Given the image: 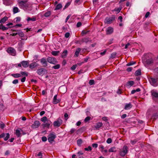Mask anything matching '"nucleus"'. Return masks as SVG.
I'll use <instances>...</instances> for the list:
<instances>
[{"label":"nucleus","mask_w":158,"mask_h":158,"mask_svg":"<svg viewBox=\"0 0 158 158\" xmlns=\"http://www.w3.org/2000/svg\"><path fill=\"white\" fill-rule=\"evenodd\" d=\"M149 81L152 85L155 87L158 85V77H150L149 78Z\"/></svg>","instance_id":"nucleus-1"},{"label":"nucleus","mask_w":158,"mask_h":158,"mask_svg":"<svg viewBox=\"0 0 158 158\" xmlns=\"http://www.w3.org/2000/svg\"><path fill=\"white\" fill-rule=\"evenodd\" d=\"M128 148L127 146H124L119 152V155L121 156H124L128 151Z\"/></svg>","instance_id":"nucleus-2"},{"label":"nucleus","mask_w":158,"mask_h":158,"mask_svg":"<svg viewBox=\"0 0 158 158\" xmlns=\"http://www.w3.org/2000/svg\"><path fill=\"white\" fill-rule=\"evenodd\" d=\"M143 62L144 64L151 65L153 64V60L152 58H150L148 59H143Z\"/></svg>","instance_id":"nucleus-3"},{"label":"nucleus","mask_w":158,"mask_h":158,"mask_svg":"<svg viewBox=\"0 0 158 158\" xmlns=\"http://www.w3.org/2000/svg\"><path fill=\"white\" fill-rule=\"evenodd\" d=\"M47 60L49 63L53 64H56L57 63L56 59L53 57H49L47 58Z\"/></svg>","instance_id":"nucleus-4"},{"label":"nucleus","mask_w":158,"mask_h":158,"mask_svg":"<svg viewBox=\"0 0 158 158\" xmlns=\"http://www.w3.org/2000/svg\"><path fill=\"white\" fill-rule=\"evenodd\" d=\"M115 19V17H114L106 18L104 20V22L106 23L110 24L112 23L113 21Z\"/></svg>","instance_id":"nucleus-5"},{"label":"nucleus","mask_w":158,"mask_h":158,"mask_svg":"<svg viewBox=\"0 0 158 158\" xmlns=\"http://www.w3.org/2000/svg\"><path fill=\"white\" fill-rule=\"evenodd\" d=\"M62 121L60 118H58L57 121H55L53 123L54 127H59L62 123Z\"/></svg>","instance_id":"nucleus-6"},{"label":"nucleus","mask_w":158,"mask_h":158,"mask_svg":"<svg viewBox=\"0 0 158 158\" xmlns=\"http://www.w3.org/2000/svg\"><path fill=\"white\" fill-rule=\"evenodd\" d=\"M56 136L53 134H50L48 136V141L51 143L54 141V139L56 138Z\"/></svg>","instance_id":"nucleus-7"},{"label":"nucleus","mask_w":158,"mask_h":158,"mask_svg":"<svg viewBox=\"0 0 158 158\" xmlns=\"http://www.w3.org/2000/svg\"><path fill=\"white\" fill-rule=\"evenodd\" d=\"M40 62L44 67H46L48 65L47 61L46 59L44 58L41 59L40 60Z\"/></svg>","instance_id":"nucleus-8"},{"label":"nucleus","mask_w":158,"mask_h":158,"mask_svg":"<svg viewBox=\"0 0 158 158\" xmlns=\"http://www.w3.org/2000/svg\"><path fill=\"white\" fill-rule=\"evenodd\" d=\"M8 53L11 54L13 56H14L15 54L16 51L14 49L12 48H9L7 50Z\"/></svg>","instance_id":"nucleus-9"},{"label":"nucleus","mask_w":158,"mask_h":158,"mask_svg":"<svg viewBox=\"0 0 158 158\" xmlns=\"http://www.w3.org/2000/svg\"><path fill=\"white\" fill-rule=\"evenodd\" d=\"M57 95H56L54 97L53 100V103L54 104H56L60 101V99L59 98H57Z\"/></svg>","instance_id":"nucleus-10"},{"label":"nucleus","mask_w":158,"mask_h":158,"mask_svg":"<svg viewBox=\"0 0 158 158\" xmlns=\"http://www.w3.org/2000/svg\"><path fill=\"white\" fill-rule=\"evenodd\" d=\"M40 123L39 121L36 120L34 121L32 126L33 128H37L40 126Z\"/></svg>","instance_id":"nucleus-11"},{"label":"nucleus","mask_w":158,"mask_h":158,"mask_svg":"<svg viewBox=\"0 0 158 158\" xmlns=\"http://www.w3.org/2000/svg\"><path fill=\"white\" fill-rule=\"evenodd\" d=\"M3 3L6 6H9L12 3L13 0H2Z\"/></svg>","instance_id":"nucleus-12"},{"label":"nucleus","mask_w":158,"mask_h":158,"mask_svg":"<svg viewBox=\"0 0 158 158\" xmlns=\"http://www.w3.org/2000/svg\"><path fill=\"white\" fill-rule=\"evenodd\" d=\"M22 65L24 68L27 67L29 64L28 61H23L21 62Z\"/></svg>","instance_id":"nucleus-13"},{"label":"nucleus","mask_w":158,"mask_h":158,"mask_svg":"<svg viewBox=\"0 0 158 158\" xmlns=\"http://www.w3.org/2000/svg\"><path fill=\"white\" fill-rule=\"evenodd\" d=\"M46 72V70L44 69H40L37 70V73L40 75H43L44 72Z\"/></svg>","instance_id":"nucleus-14"},{"label":"nucleus","mask_w":158,"mask_h":158,"mask_svg":"<svg viewBox=\"0 0 158 158\" xmlns=\"http://www.w3.org/2000/svg\"><path fill=\"white\" fill-rule=\"evenodd\" d=\"M113 31V29L111 27H108L106 30V33L107 34H110L112 33Z\"/></svg>","instance_id":"nucleus-15"},{"label":"nucleus","mask_w":158,"mask_h":158,"mask_svg":"<svg viewBox=\"0 0 158 158\" xmlns=\"http://www.w3.org/2000/svg\"><path fill=\"white\" fill-rule=\"evenodd\" d=\"M102 122L97 123L96 125L94 126L96 130H98L102 126Z\"/></svg>","instance_id":"nucleus-16"},{"label":"nucleus","mask_w":158,"mask_h":158,"mask_svg":"<svg viewBox=\"0 0 158 158\" xmlns=\"http://www.w3.org/2000/svg\"><path fill=\"white\" fill-rule=\"evenodd\" d=\"M11 76L14 78H17L21 77V74L19 73H13L11 74Z\"/></svg>","instance_id":"nucleus-17"},{"label":"nucleus","mask_w":158,"mask_h":158,"mask_svg":"<svg viewBox=\"0 0 158 158\" xmlns=\"http://www.w3.org/2000/svg\"><path fill=\"white\" fill-rule=\"evenodd\" d=\"M134 84V82L133 81H129L126 83V85L127 87H130L132 86Z\"/></svg>","instance_id":"nucleus-18"},{"label":"nucleus","mask_w":158,"mask_h":158,"mask_svg":"<svg viewBox=\"0 0 158 158\" xmlns=\"http://www.w3.org/2000/svg\"><path fill=\"white\" fill-rule=\"evenodd\" d=\"M68 54V51L67 50H64L62 53L61 55V57L63 58H65Z\"/></svg>","instance_id":"nucleus-19"},{"label":"nucleus","mask_w":158,"mask_h":158,"mask_svg":"<svg viewBox=\"0 0 158 158\" xmlns=\"http://www.w3.org/2000/svg\"><path fill=\"white\" fill-rule=\"evenodd\" d=\"M132 107V105L131 103L126 104L125 106L124 109L129 110Z\"/></svg>","instance_id":"nucleus-20"},{"label":"nucleus","mask_w":158,"mask_h":158,"mask_svg":"<svg viewBox=\"0 0 158 158\" xmlns=\"http://www.w3.org/2000/svg\"><path fill=\"white\" fill-rule=\"evenodd\" d=\"M81 50V49L80 48H77L76 50L74 56L76 57H78L79 56V53Z\"/></svg>","instance_id":"nucleus-21"},{"label":"nucleus","mask_w":158,"mask_h":158,"mask_svg":"<svg viewBox=\"0 0 158 158\" xmlns=\"http://www.w3.org/2000/svg\"><path fill=\"white\" fill-rule=\"evenodd\" d=\"M8 19V17L6 16H5L1 19L0 20V23H3L6 21H7Z\"/></svg>","instance_id":"nucleus-22"},{"label":"nucleus","mask_w":158,"mask_h":158,"mask_svg":"<svg viewBox=\"0 0 158 158\" xmlns=\"http://www.w3.org/2000/svg\"><path fill=\"white\" fill-rule=\"evenodd\" d=\"M19 8L17 7H14L13 8V12L14 14H15L19 12Z\"/></svg>","instance_id":"nucleus-23"},{"label":"nucleus","mask_w":158,"mask_h":158,"mask_svg":"<svg viewBox=\"0 0 158 158\" xmlns=\"http://www.w3.org/2000/svg\"><path fill=\"white\" fill-rule=\"evenodd\" d=\"M51 122L50 121L49 122L48 121V122L44 124H43V125L44 127H47V128H49Z\"/></svg>","instance_id":"nucleus-24"},{"label":"nucleus","mask_w":158,"mask_h":158,"mask_svg":"<svg viewBox=\"0 0 158 158\" xmlns=\"http://www.w3.org/2000/svg\"><path fill=\"white\" fill-rule=\"evenodd\" d=\"M89 41H90V40L88 38H85L82 39L81 42L87 43Z\"/></svg>","instance_id":"nucleus-25"},{"label":"nucleus","mask_w":158,"mask_h":158,"mask_svg":"<svg viewBox=\"0 0 158 158\" xmlns=\"http://www.w3.org/2000/svg\"><path fill=\"white\" fill-rule=\"evenodd\" d=\"M8 28V27L3 26L2 24H0V29L2 30V31L6 30H7Z\"/></svg>","instance_id":"nucleus-26"},{"label":"nucleus","mask_w":158,"mask_h":158,"mask_svg":"<svg viewBox=\"0 0 158 158\" xmlns=\"http://www.w3.org/2000/svg\"><path fill=\"white\" fill-rule=\"evenodd\" d=\"M108 151L109 152H116V148L115 147L111 148L110 149H109Z\"/></svg>","instance_id":"nucleus-27"},{"label":"nucleus","mask_w":158,"mask_h":158,"mask_svg":"<svg viewBox=\"0 0 158 158\" xmlns=\"http://www.w3.org/2000/svg\"><path fill=\"white\" fill-rule=\"evenodd\" d=\"M141 74V70L140 69H139L136 70L135 73V75L136 76L140 75Z\"/></svg>","instance_id":"nucleus-28"},{"label":"nucleus","mask_w":158,"mask_h":158,"mask_svg":"<svg viewBox=\"0 0 158 158\" xmlns=\"http://www.w3.org/2000/svg\"><path fill=\"white\" fill-rule=\"evenodd\" d=\"M48 118L46 116H44L41 119V120L44 123H45L47 121H48Z\"/></svg>","instance_id":"nucleus-29"},{"label":"nucleus","mask_w":158,"mask_h":158,"mask_svg":"<svg viewBox=\"0 0 158 158\" xmlns=\"http://www.w3.org/2000/svg\"><path fill=\"white\" fill-rule=\"evenodd\" d=\"M59 53V51H52L51 52V53L53 55L56 56L58 55Z\"/></svg>","instance_id":"nucleus-30"},{"label":"nucleus","mask_w":158,"mask_h":158,"mask_svg":"<svg viewBox=\"0 0 158 158\" xmlns=\"http://www.w3.org/2000/svg\"><path fill=\"white\" fill-rule=\"evenodd\" d=\"M21 74V77H23V76H28V74L26 72H21L20 73Z\"/></svg>","instance_id":"nucleus-31"},{"label":"nucleus","mask_w":158,"mask_h":158,"mask_svg":"<svg viewBox=\"0 0 158 158\" xmlns=\"http://www.w3.org/2000/svg\"><path fill=\"white\" fill-rule=\"evenodd\" d=\"M10 137V135L8 133H6V136L4 138L5 141L7 140Z\"/></svg>","instance_id":"nucleus-32"},{"label":"nucleus","mask_w":158,"mask_h":158,"mask_svg":"<svg viewBox=\"0 0 158 158\" xmlns=\"http://www.w3.org/2000/svg\"><path fill=\"white\" fill-rule=\"evenodd\" d=\"M62 7V5L61 4H59L57 5L55 9V10H58Z\"/></svg>","instance_id":"nucleus-33"},{"label":"nucleus","mask_w":158,"mask_h":158,"mask_svg":"<svg viewBox=\"0 0 158 158\" xmlns=\"http://www.w3.org/2000/svg\"><path fill=\"white\" fill-rule=\"evenodd\" d=\"M36 20V18H30L29 17L27 18V21H35Z\"/></svg>","instance_id":"nucleus-34"},{"label":"nucleus","mask_w":158,"mask_h":158,"mask_svg":"<svg viewBox=\"0 0 158 158\" xmlns=\"http://www.w3.org/2000/svg\"><path fill=\"white\" fill-rule=\"evenodd\" d=\"M122 8L121 7H119L118 8H115L114 9V11H116L117 12V13H118L120 12Z\"/></svg>","instance_id":"nucleus-35"},{"label":"nucleus","mask_w":158,"mask_h":158,"mask_svg":"<svg viewBox=\"0 0 158 158\" xmlns=\"http://www.w3.org/2000/svg\"><path fill=\"white\" fill-rule=\"evenodd\" d=\"M16 135L18 136V137H19L20 136L21 134L20 133V131L19 130H16L15 132Z\"/></svg>","instance_id":"nucleus-36"},{"label":"nucleus","mask_w":158,"mask_h":158,"mask_svg":"<svg viewBox=\"0 0 158 158\" xmlns=\"http://www.w3.org/2000/svg\"><path fill=\"white\" fill-rule=\"evenodd\" d=\"M36 66V65L34 63H31L29 65V68L31 69H33Z\"/></svg>","instance_id":"nucleus-37"},{"label":"nucleus","mask_w":158,"mask_h":158,"mask_svg":"<svg viewBox=\"0 0 158 158\" xmlns=\"http://www.w3.org/2000/svg\"><path fill=\"white\" fill-rule=\"evenodd\" d=\"M51 15V12L50 11H48L45 13L44 14V16L45 17H49Z\"/></svg>","instance_id":"nucleus-38"},{"label":"nucleus","mask_w":158,"mask_h":158,"mask_svg":"<svg viewBox=\"0 0 158 158\" xmlns=\"http://www.w3.org/2000/svg\"><path fill=\"white\" fill-rule=\"evenodd\" d=\"M82 143V140L81 139H78L77 141V144L79 146H80L81 145V144Z\"/></svg>","instance_id":"nucleus-39"},{"label":"nucleus","mask_w":158,"mask_h":158,"mask_svg":"<svg viewBox=\"0 0 158 158\" xmlns=\"http://www.w3.org/2000/svg\"><path fill=\"white\" fill-rule=\"evenodd\" d=\"M60 67V65L59 64H56L55 66H53L52 68L54 69H58Z\"/></svg>","instance_id":"nucleus-40"},{"label":"nucleus","mask_w":158,"mask_h":158,"mask_svg":"<svg viewBox=\"0 0 158 158\" xmlns=\"http://www.w3.org/2000/svg\"><path fill=\"white\" fill-rule=\"evenodd\" d=\"M26 1H21L19 2V4L20 6H24L25 4L26 3Z\"/></svg>","instance_id":"nucleus-41"},{"label":"nucleus","mask_w":158,"mask_h":158,"mask_svg":"<svg viewBox=\"0 0 158 158\" xmlns=\"http://www.w3.org/2000/svg\"><path fill=\"white\" fill-rule=\"evenodd\" d=\"M18 35H19L20 36L23 37L24 36V33L21 31H19L18 32Z\"/></svg>","instance_id":"nucleus-42"},{"label":"nucleus","mask_w":158,"mask_h":158,"mask_svg":"<svg viewBox=\"0 0 158 158\" xmlns=\"http://www.w3.org/2000/svg\"><path fill=\"white\" fill-rule=\"evenodd\" d=\"M136 62L135 61H131L127 64V66H129L135 64Z\"/></svg>","instance_id":"nucleus-43"},{"label":"nucleus","mask_w":158,"mask_h":158,"mask_svg":"<svg viewBox=\"0 0 158 158\" xmlns=\"http://www.w3.org/2000/svg\"><path fill=\"white\" fill-rule=\"evenodd\" d=\"M84 149L86 151H91L92 148L90 146H89L88 148H85Z\"/></svg>","instance_id":"nucleus-44"},{"label":"nucleus","mask_w":158,"mask_h":158,"mask_svg":"<svg viewBox=\"0 0 158 158\" xmlns=\"http://www.w3.org/2000/svg\"><path fill=\"white\" fill-rule=\"evenodd\" d=\"M152 117L153 118V119H156L157 118H158V114L157 113L154 114L153 115Z\"/></svg>","instance_id":"nucleus-45"},{"label":"nucleus","mask_w":158,"mask_h":158,"mask_svg":"<svg viewBox=\"0 0 158 158\" xmlns=\"http://www.w3.org/2000/svg\"><path fill=\"white\" fill-rule=\"evenodd\" d=\"M91 117L89 116L87 117L85 119L84 121L85 122H87L90 119Z\"/></svg>","instance_id":"nucleus-46"},{"label":"nucleus","mask_w":158,"mask_h":158,"mask_svg":"<svg viewBox=\"0 0 158 158\" xmlns=\"http://www.w3.org/2000/svg\"><path fill=\"white\" fill-rule=\"evenodd\" d=\"M5 126V125L2 123V122H0V127L2 129H3Z\"/></svg>","instance_id":"nucleus-47"},{"label":"nucleus","mask_w":158,"mask_h":158,"mask_svg":"<svg viewBox=\"0 0 158 158\" xmlns=\"http://www.w3.org/2000/svg\"><path fill=\"white\" fill-rule=\"evenodd\" d=\"M94 81L93 80H90L89 81V83L90 85H93L94 84Z\"/></svg>","instance_id":"nucleus-48"},{"label":"nucleus","mask_w":158,"mask_h":158,"mask_svg":"<svg viewBox=\"0 0 158 158\" xmlns=\"http://www.w3.org/2000/svg\"><path fill=\"white\" fill-rule=\"evenodd\" d=\"M137 142V140L136 139H134L133 140H131V142L132 144L134 145Z\"/></svg>","instance_id":"nucleus-49"},{"label":"nucleus","mask_w":158,"mask_h":158,"mask_svg":"<svg viewBox=\"0 0 158 158\" xmlns=\"http://www.w3.org/2000/svg\"><path fill=\"white\" fill-rule=\"evenodd\" d=\"M77 67V65H74L71 67V69L72 70H74L76 69Z\"/></svg>","instance_id":"nucleus-50"},{"label":"nucleus","mask_w":158,"mask_h":158,"mask_svg":"<svg viewBox=\"0 0 158 158\" xmlns=\"http://www.w3.org/2000/svg\"><path fill=\"white\" fill-rule=\"evenodd\" d=\"M112 142V139L111 138H109L106 140V142L108 143H110Z\"/></svg>","instance_id":"nucleus-51"},{"label":"nucleus","mask_w":158,"mask_h":158,"mask_svg":"<svg viewBox=\"0 0 158 158\" xmlns=\"http://www.w3.org/2000/svg\"><path fill=\"white\" fill-rule=\"evenodd\" d=\"M42 140L43 142H45L47 140V138L45 136H43L42 138Z\"/></svg>","instance_id":"nucleus-52"},{"label":"nucleus","mask_w":158,"mask_h":158,"mask_svg":"<svg viewBox=\"0 0 158 158\" xmlns=\"http://www.w3.org/2000/svg\"><path fill=\"white\" fill-rule=\"evenodd\" d=\"M12 83L13 84H17L18 83V80L17 79H15L12 81Z\"/></svg>","instance_id":"nucleus-53"},{"label":"nucleus","mask_w":158,"mask_h":158,"mask_svg":"<svg viewBox=\"0 0 158 158\" xmlns=\"http://www.w3.org/2000/svg\"><path fill=\"white\" fill-rule=\"evenodd\" d=\"M26 79V77H24L21 79V81L22 82H24L25 81Z\"/></svg>","instance_id":"nucleus-54"},{"label":"nucleus","mask_w":158,"mask_h":158,"mask_svg":"<svg viewBox=\"0 0 158 158\" xmlns=\"http://www.w3.org/2000/svg\"><path fill=\"white\" fill-rule=\"evenodd\" d=\"M116 55V53H113L111 54V58L113 59L115 57Z\"/></svg>","instance_id":"nucleus-55"},{"label":"nucleus","mask_w":158,"mask_h":158,"mask_svg":"<svg viewBox=\"0 0 158 158\" xmlns=\"http://www.w3.org/2000/svg\"><path fill=\"white\" fill-rule=\"evenodd\" d=\"M70 35V34L69 32H67L65 34V37L66 38H68Z\"/></svg>","instance_id":"nucleus-56"},{"label":"nucleus","mask_w":158,"mask_h":158,"mask_svg":"<svg viewBox=\"0 0 158 158\" xmlns=\"http://www.w3.org/2000/svg\"><path fill=\"white\" fill-rule=\"evenodd\" d=\"M88 32V31H85V30H83L82 31L81 34L83 35H85V34H87Z\"/></svg>","instance_id":"nucleus-57"},{"label":"nucleus","mask_w":158,"mask_h":158,"mask_svg":"<svg viewBox=\"0 0 158 158\" xmlns=\"http://www.w3.org/2000/svg\"><path fill=\"white\" fill-rule=\"evenodd\" d=\"M16 21L17 22H19L21 20V18L19 17H17L15 18Z\"/></svg>","instance_id":"nucleus-58"},{"label":"nucleus","mask_w":158,"mask_h":158,"mask_svg":"<svg viewBox=\"0 0 158 158\" xmlns=\"http://www.w3.org/2000/svg\"><path fill=\"white\" fill-rule=\"evenodd\" d=\"M75 131V129L74 128H72L71 129L70 131V133L71 134H73Z\"/></svg>","instance_id":"nucleus-59"},{"label":"nucleus","mask_w":158,"mask_h":158,"mask_svg":"<svg viewBox=\"0 0 158 158\" xmlns=\"http://www.w3.org/2000/svg\"><path fill=\"white\" fill-rule=\"evenodd\" d=\"M149 15H150V12H147L146 13V14L145 15V17L146 18H147L149 16Z\"/></svg>","instance_id":"nucleus-60"},{"label":"nucleus","mask_w":158,"mask_h":158,"mask_svg":"<svg viewBox=\"0 0 158 158\" xmlns=\"http://www.w3.org/2000/svg\"><path fill=\"white\" fill-rule=\"evenodd\" d=\"M106 52V50H105L103 52H101L100 53V54L102 56H103L105 54Z\"/></svg>","instance_id":"nucleus-61"},{"label":"nucleus","mask_w":158,"mask_h":158,"mask_svg":"<svg viewBox=\"0 0 158 158\" xmlns=\"http://www.w3.org/2000/svg\"><path fill=\"white\" fill-rule=\"evenodd\" d=\"M92 145L94 148H97L98 146V144L97 143L93 144Z\"/></svg>","instance_id":"nucleus-62"},{"label":"nucleus","mask_w":158,"mask_h":158,"mask_svg":"<svg viewBox=\"0 0 158 158\" xmlns=\"http://www.w3.org/2000/svg\"><path fill=\"white\" fill-rule=\"evenodd\" d=\"M81 25V23L80 22H78L77 23V27H79Z\"/></svg>","instance_id":"nucleus-63"},{"label":"nucleus","mask_w":158,"mask_h":158,"mask_svg":"<svg viewBox=\"0 0 158 158\" xmlns=\"http://www.w3.org/2000/svg\"><path fill=\"white\" fill-rule=\"evenodd\" d=\"M37 156L40 157V158H41L42 157V153L41 152H39L37 154Z\"/></svg>","instance_id":"nucleus-64"}]
</instances>
